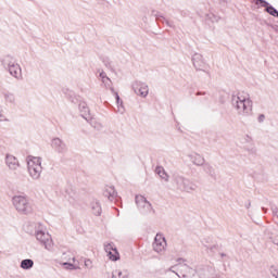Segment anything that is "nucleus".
Wrapping results in <instances>:
<instances>
[{
  "label": "nucleus",
  "mask_w": 278,
  "mask_h": 278,
  "mask_svg": "<svg viewBox=\"0 0 278 278\" xmlns=\"http://www.w3.org/2000/svg\"><path fill=\"white\" fill-rule=\"evenodd\" d=\"M7 71L12 75V77H15V79H21V77H23L21 65H18V63L11 65Z\"/></svg>",
  "instance_id": "obj_18"
},
{
  "label": "nucleus",
  "mask_w": 278,
  "mask_h": 278,
  "mask_svg": "<svg viewBox=\"0 0 278 278\" xmlns=\"http://www.w3.org/2000/svg\"><path fill=\"white\" fill-rule=\"evenodd\" d=\"M188 157H189L190 162H192V164H194V166H203L205 164V157H203V155H201L197 152H192V153L188 154Z\"/></svg>",
  "instance_id": "obj_15"
},
{
  "label": "nucleus",
  "mask_w": 278,
  "mask_h": 278,
  "mask_svg": "<svg viewBox=\"0 0 278 278\" xmlns=\"http://www.w3.org/2000/svg\"><path fill=\"white\" fill-rule=\"evenodd\" d=\"M167 247L168 243L166 242V237H164L163 233H156L152 243L153 252L157 253V255H164V253H166Z\"/></svg>",
  "instance_id": "obj_6"
},
{
  "label": "nucleus",
  "mask_w": 278,
  "mask_h": 278,
  "mask_svg": "<svg viewBox=\"0 0 278 278\" xmlns=\"http://www.w3.org/2000/svg\"><path fill=\"white\" fill-rule=\"evenodd\" d=\"M174 181L178 190H181L182 192H194V190H198L199 188L197 184L190 181L188 178H184V176H176Z\"/></svg>",
  "instance_id": "obj_5"
},
{
  "label": "nucleus",
  "mask_w": 278,
  "mask_h": 278,
  "mask_svg": "<svg viewBox=\"0 0 278 278\" xmlns=\"http://www.w3.org/2000/svg\"><path fill=\"white\" fill-rule=\"evenodd\" d=\"M114 244L113 243H109L104 245V251L108 253V255H112V251H114Z\"/></svg>",
  "instance_id": "obj_28"
},
{
  "label": "nucleus",
  "mask_w": 278,
  "mask_h": 278,
  "mask_svg": "<svg viewBox=\"0 0 278 278\" xmlns=\"http://www.w3.org/2000/svg\"><path fill=\"white\" fill-rule=\"evenodd\" d=\"M132 90L135 94L138 97H142L143 99L149 96V85L142 81L132 83Z\"/></svg>",
  "instance_id": "obj_8"
},
{
  "label": "nucleus",
  "mask_w": 278,
  "mask_h": 278,
  "mask_svg": "<svg viewBox=\"0 0 278 278\" xmlns=\"http://www.w3.org/2000/svg\"><path fill=\"white\" fill-rule=\"evenodd\" d=\"M231 105L239 116L253 115V100L247 92H238L231 96Z\"/></svg>",
  "instance_id": "obj_1"
},
{
  "label": "nucleus",
  "mask_w": 278,
  "mask_h": 278,
  "mask_svg": "<svg viewBox=\"0 0 278 278\" xmlns=\"http://www.w3.org/2000/svg\"><path fill=\"white\" fill-rule=\"evenodd\" d=\"M51 147L56 153H60L61 155H64V153H67L68 151V147H66L64 141H62L60 138L52 139Z\"/></svg>",
  "instance_id": "obj_11"
},
{
  "label": "nucleus",
  "mask_w": 278,
  "mask_h": 278,
  "mask_svg": "<svg viewBox=\"0 0 278 278\" xmlns=\"http://www.w3.org/2000/svg\"><path fill=\"white\" fill-rule=\"evenodd\" d=\"M101 81L102 84H104L105 88H110V90L115 93L116 103L118 105V112L123 114V112H125V110L123 109V102L121 101V97L118 96V92H115L114 89L112 88V79H110V77L106 76L105 78H102Z\"/></svg>",
  "instance_id": "obj_10"
},
{
  "label": "nucleus",
  "mask_w": 278,
  "mask_h": 278,
  "mask_svg": "<svg viewBox=\"0 0 278 278\" xmlns=\"http://www.w3.org/2000/svg\"><path fill=\"white\" fill-rule=\"evenodd\" d=\"M5 164L9 168V170H18L21 168V163L18 162V159L12 154L5 155Z\"/></svg>",
  "instance_id": "obj_12"
},
{
  "label": "nucleus",
  "mask_w": 278,
  "mask_h": 278,
  "mask_svg": "<svg viewBox=\"0 0 278 278\" xmlns=\"http://www.w3.org/2000/svg\"><path fill=\"white\" fill-rule=\"evenodd\" d=\"M109 260H111L112 262H117V260H119V254H118V250L114 249L113 251H111V254H108Z\"/></svg>",
  "instance_id": "obj_25"
},
{
  "label": "nucleus",
  "mask_w": 278,
  "mask_h": 278,
  "mask_svg": "<svg viewBox=\"0 0 278 278\" xmlns=\"http://www.w3.org/2000/svg\"><path fill=\"white\" fill-rule=\"evenodd\" d=\"M63 266H67V268H70V270H73V268H75V265H73L71 263H63Z\"/></svg>",
  "instance_id": "obj_38"
},
{
  "label": "nucleus",
  "mask_w": 278,
  "mask_h": 278,
  "mask_svg": "<svg viewBox=\"0 0 278 278\" xmlns=\"http://www.w3.org/2000/svg\"><path fill=\"white\" fill-rule=\"evenodd\" d=\"M21 268H23V270H29V268H34V261L30 258L23 260L21 262Z\"/></svg>",
  "instance_id": "obj_23"
},
{
  "label": "nucleus",
  "mask_w": 278,
  "mask_h": 278,
  "mask_svg": "<svg viewBox=\"0 0 278 278\" xmlns=\"http://www.w3.org/2000/svg\"><path fill=\"white\" fill-rule=\"evenodd\" d=\"M156 175L163 179V181L168 182L170 179V176L167 175L166 170L162 166H156L155 168Z\"/></svg>",
  "instance_id": "obj_20"
},
{
  "label": "nucleus",
  "mask_w": 278,
  "mask_h": 278,
  "mask_svg": "<svg viewBox=\"0 0 278 278\" xmlns=\"http://www.w3.org/2000/svg\"><path fill=\"white\" fill-rule=\"evenodd\" d=\"M85 266L89 269L92 268V261L90 258H86L85 260Z\"/></svg>",
  "instance_id": "obj_34"
},
{
  "label": "nucleus",
  "mask_w": 278,
  "mask_h": 278,
  "mask_svg": "<svg viewBox=\"0 0 278 278\" xmlns=\"http://www.w3.org/2000/svg\"><path fill=\"white\" fill-rule=\"evenodd\" d=\"M78 108L83 118L90 123V121H92V116H90V109L88 108V104L86 102H80Z\"/></svg>",
  "instance_id": "obj_16"
},
{
  "label": "nucleus",
  "mask_w": 278,
  "mask_h": 278,
  "mask_svg": "<svg viewBox=\"0 0 278 278\" xmlns=\"http://www.w3.org/2000/svg\"><path fill=\"white\" fill-rule=\"evenodd\" d=\"M244 142H247L248 144H251L253 142V138L249 135H245L243 138Z\"/></svg>",
  "instance_id": "obj_33"
},
{
  "label": "nucleus",
  "mask_w": 278,
  "mask_h": 278,
  "mask_svg": "<svg viewBox=\"0 0 278 278\" xmlns=\"http://www.w3.org/2000/svg\"><path fill=\"white\" fill-rule=\"evenodd\" d=\"M91 210L94 216H101V204L99 202H92Z\"/></svg>",
  "instance_id": "obj_24"
},
{
  "label": "nucleus",
  "mask_w": 278,
  "mask_h": 278,
  "mask_svg": "<svg viewBox=\"0 0 278 278\" xmlns=\"http://www.w3.org/2000/svg\"><path fill=\"white\" fill-rule=\"evenodd\" d=\"M136 205L141 214H154L155 211L150 202L144 198V195H136L135 198Z\"/></svg>",
  "instance_id": "obj_7"
},
{
  "label": "nucleus",
  "mask_w": 278,
  "mask_h": 278,
  "mask_svg": "<svg viewBox=\"0 0 278 278\" xmlns=\"http://www.w3.org/2000/svg\"><path fill=\"white\" fill-rule=\"evenodd\" d=\"M112 278H129L127 273H123L122 270L116 269L113 271Z\"/></svg>",
  "instance_id": "obj_26"
},
{
  "label": "nucleus",
  "mask_w": 278,
  "mask_h": 278,
  "mask_svg": "<svg viewBox=\"0 0 278 278\" xmlns=\"http://www.w3.org/2000/svg\"><path fill=\"white\" fill-rule=\"evenodd\" d=\"M177 266V270L178 273H180L181 278H194V276L197 275V270H194L187 264H178Z\"/></svg>",
  "instance_id": "obj_9"
},
{
  "label": "nucleus",
  "mask_w": 278,
  "mask_h": 278,
  "mask_svg": "<svg viewBox=\"0 0 278 278\" xmlns=\"http://www.w3.org/2000/svg\"><path fill=\"white\" fill-rule=\"evenodd\" d=\"M271 212H273V216L278 219V207H273Z\"/></svg>",
  "instance_id": "obj_37"
},
{
  "label": "nucleus",
  "mask_w": 278,
  "mask_h": 278,
  "mask_svg": "<svg viewBox=\"0 0 278 278\" xmlns=\"http://www.w3.org/2000/svg\"><path fill=\"white\" fill-rule=\"evenodd\" d=\"M222 257H225V254H222Z\"/></svg>",
  "instance_id": "obj_44"
},
{
  "label": "nucleus",
  "mask_w": 278,
  "mask_h": 278,
  "mask_svg": "<svg viewBox=\"0 0 278 278\" xmlns=\"http://www.w3.org/2000/svg\"><path fill=\"white\" fill-rule=\"evenodd\" d=\"M108 77V74H105V72H100V78H101V80L102 79H105Z\"/></svg>",
  "instance_id": "obj_39"
},
{
  "label": "nucleus",
  "mask_w": 278,
  "mask_h": 278,
  "mask_svg": "<svg viewBox=\"0 0 278 278\" xmlns=\"http://www.w3.org/2000/svg\"><path fill=\"white\" fill-rule=\"evenodd\" d=\"M178 262H181V258H179Z\"/></svg>",
  "instance_id": "obj_45"
},
{
  "label": "nucleus",
  "mask_w": 278,
  "mask_h": 278,
  "mask_svg": "<svg viewBox=\"0 0 278 278\" xmlns=\"http://www.w3.org/2000/svg\"><path fill=\"white\" fill-rule=\"evenodd\" d=\"M257 121L258 123H264V121H266V115L264 114L258 115Z\"/></svg>",
  "instance_id": "obj_36"
},
{
  "label": "nucleus",
  "mask_w": 278,
  "mask_h": 278,
  "mask_svg": "<svg viewBox=\"0 0 278 278\" xmlns=\"http://www.w3.org/2000/svg\"><path fill=\"white\" fill-rule=\"evenodd\" d=\"M193 66L198 71H205L207 68V64H205V60H203V55L200 53H195L192 58Z\"/></svg>",
  "instance_id": "obj_13"
},
{
  "label": "nucleus",
  "mask_w": 278,
  "mask_h": 278,
  "mask_svg": "<svg viewBox=\"0 0 278 278\" xmlns=\"http://www.w3.org/2000/svg\"><path fill=\"white\" fill-rule=\"evenodd\" d=\"M207 20L211 21L212 23H218V21L220 20L219 16H216L215 14L211 13L208 15H206Z\"/></svg>",
  "instance_id": "obj_29"
},
{
  "label": "nucleus",
  "mask_w": 278,
  "mask_h": 278,
  "mask_svg": "<svg viewBox=\"0 0 278 278\" xmlns=\"http://www.w3.org/2000/svg\"><path fill=\"white\" fill-rule=\"evenodd\" d=\"M276 278H278V276Z\"/></svg>",
  "instance_id": "obj_46"
},
{
  "label": "nucleus",
  "mask_w": 278,
  "mask_h": 278,
  "mask_svg": "<svg viewBox=\"0 0 278 278\" xmlns=\"http://www.w3.org/2000/svg\"><path fill=\"white\" fill-rule=\"evenodd\" d=\"M27 166L31 179H40V175H42V159L38 156H28Z\"/></svg>",
  "instance_id": "obj_4"
},
{
  "label": "nucleus",
  "mask_w": 278,
  "mask_h": 278,
  "mask_svg": "<svg viewBox=\"0 0 278 278\" xmlns=\"http://www.w3.org/2000/svg\"><path fill=\"white\" fill-rule=\"evenodd\" d=\"M263 212H266V208H265V207H263Z\"/></svg>",
  "instance_id": "obj_43"
},
{
  "label": "nucleus",
  "mask_w": 278,
  "mask_h": 278,
  "mask_svg": "<svg viewBox=\"0 0 278 278\" xmlns=\"http://www.w3.org/2000/svg\"><path fill=\"white\" fill-rule=\"evenodd\" d=\"M270 273H271L273 277H275V278L278 277V269L276 266L270 267Z\"/></svg>",
  "instance_id": "obj_31"
},
{
  "label": "nucleus",
  "mask_w": 278,
  "mask_h": 278,
  "mask_svg": "<svg viewBox=\"0 0 278 278\" xmlns=\"http://www.w3.org/2000/svg\"><path fill=\"white\" fill-rule=\"evenodd\" d=\"M3 121H5V116L3 114H1V112H0V123Z\"/></svg>",
  "instance_id": "obj_40"
},
{
  "label": "nucleus",
  "mask_w": 278,
  "mask_h": 278,
  "mask_svg": "<svg viewBox=\"0 0 278 278\" xmlns=\"http://www.w3.org/2000/svg\"><path fill=\"white\" fill-rule=\"evenodd\" d=\"M175 268L177 270L178 266L177 265H174L172 267L168 268V271L169 273H174L175 275H177V277L181 278V276L179 275V273L175 271Z\"/></svg>",
  "instance_id": "obj_30"
},
{
  "label": "nucleus",
  "mask_w": 278,
  "mask_h": 278,
  "mask_svg": "<svg viewBox=\"0 0 278 278\" xmlns=\"http://www.w3.org/2000/svg\"><path fill=\"white\" fill-rule=\"evenodd\" d=\"M258 2L261 3L262 8H270V5H268V2H266V0H258Z\"/></svg>",
  "instance_id": "obj_35"
},
{
  "label": "nucleus",
  "mask_w": 278,
  "mask_h": 278,
  "mask_svg": "<svg viewBox=\"0 0 278 278\" xmlns=\"http://www.w3.org/2000/svg\"><path fill=\"white\" fill-rule=\"evenodd\" d=\"M12 203L18 214H24V216H27L34 212V205H31V202L27 195H14L12 198Z\"/></svg>",
  "instance_id": "obj_2"
},
{
  "label": "nucleus",
  "mask_w": 278,
  "mask_h": 278,
  "mask_svg": "<svg viewBox=\"0 0 278 278\" xmlns=\"http://www.w3.org/2000/svg\"><path fill=\"white\" fill-rule=\"evenodd\" d=\"M157 21H162L163 23H166V25H168V27H173V25L170 24V22H168V20L164 18V16L157 17Z\"/></svg>",
  "instance_id": "obj_32"
},
{
  "label": "nucleus",
  "mask_w": 278,
  "mask_h": 278,
  "mask_svg": "<svg viewBox=\"0 0 278 278\" xmlns=\"http://www.w3.org/2000/svg\"><path fill=\"white\" fill-rule=\"evenodd\" d=\"M90 124L97 129V125L93 122H90Z\"/></svg>",
  "instance_id": "obj_41"
},
{
  "label": "nucleus",
  "mask_w": 278,
  "mask_h": 278,
  "mask_svg": "<svg viewBox=\"0 0 278 278\" xmlns=\"http://www.w3.org/2000/svg\"><path fill=\"white\" fill-rule=\"evenodd\" d=\"M0 62L3 66V68H5V71H8L9 67L13 66V64L16 63V59H14V56H12L10 54H7L0 59Z\"/></svg>",
  "instance_id": "obj_19"
},
{
  "label": "nucleus",
  "mask_w": 278,
  "mask_h": 278,
  "mask_svg": "<svg viewBox=\"0 0 278 278\" xmlns=\"http://www.w3.org/2000/svg\"><path fill=\"white\" fill-rule=\"evenodd\" d=\"M103 197L109 199V201H114V199L118 197V193L116 192L114 186H105L103 190Z\"/></svg>",
  "instance_id": "obj_17"
},
{
  "label": "nucleus",
  "mask_w": 278,
  "mask_h": 278,
  "mask_svg": "<svg viewBox=\"0 0 278 278\" xmlns=\"http://www.w3.org/2000/svg\"><path fill=\"white\" fill-rule=\"evenodd\" d=\"M201 94H203V93H201V92H198V93H197L198 97L201 96Z\"/></svg>",
  "instance_id": "obj_42"
},
{
  "label": "nucleus",
  "mask_w": 278,
  "mask_h": 278,
  "mask_svg": "<svg viewBox=\"0 0 278 278\" xmlns=\"http://www.w3.org/2000/svg\"><path fill=\"white\" fill-rule=\"evenodd\" d=\"M35 237L47 251H53V239H51V235L45 230V226L41 224L35 225Z\"/></svg>",
  "instance_id": "obj_3"
},
{
  "label": "nucleus",
  "mask_w": 278,
  "mask_h": 278,
  "mask_svg": "<svg viewBox=\"0 0 278 278\" xmlns=\"http://www.w3.org/2000/svg\"><path fill=\"white\" fill-rule=\"evenodd\" d=\"M265 10H266V12H267L268 14H270L271 16L278 17V11H277V9H275L273 5L267 7Z\"/></svg>",
  "instance_id": "obj_27"
},
{
  "label": "nucleus",
  "mask_w": 278,
  "mask_h": 278,
  "mask_svg": "<svg viewBox=\"0 0 278 278\" xmlns=\"http://www.w3.org/2000/svg\"><path fill=\"white\" fill-rule=\"evenodd\" d=\"M4 101L5 103H10L11 105H14V103H16V96L13 92L7 91L4 93Z\"/></svg>",
  "instance_id": "obj_22"
},
{
  "label": "nucleus",
  "mask_w": 278,
  "mask_h": 278,
  "mask_svg": "<svg viewBox=\"0 0 278 278\" xmlns=\"http://www.w3.org/2000/svg\"><path fill=\"white\" fill-rule=\"evenodd\" d=\"M203 170L208 175V177H212V179H216V169L210 165V164H204L203 165Z\"/></svg>",
  "instance_id": "obj_21"
},
{
  "label": "nucleus",
  "mask_w": 278,
  "mask_h": 278,
  "mask_svg": "<svg viewBox=\"0 0 278 278\" xmlns=\"http://www.w3.org/2000/svg\"><path fill=\"white\" fill-rule=\"evenodd\" d=\"M265 236L271 244H275V247H278V229L277 228H267L265 230Z\"/></svg>",
  "instance_id": "obj_14"
}]
</instances>
